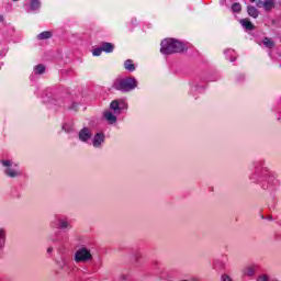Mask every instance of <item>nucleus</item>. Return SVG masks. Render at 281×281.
I'll use <instances>...</instances> for the list:
<instances>
[{"label": "nucleus", "mask_w": 281, "mask_h": 281, "mask_svg": "<svg viewBox=\"0 0 281 281\" xmlns=\"http://www.w3.org/2000/svg\"><path fill=\"white\" fill-rule=\"evenodd\" d=\"M102 47L94 48L92 54L93 56H102Z\"/></svg>", "instance_id": "26"}, {"label": "nucleus", "mask_w": 281, "mask_h": 281, "mask_svg": "<svg viewBox=\"0 0 281 281\" xmlns=\"http://www.w3.org/2000/svg\"><path fill=\"white\" fill-rule=\"evenodd\" d=\"M142 260V252H135L132 257V262L138 267L139 262Z\"/></svg>", "instance_id": "22"}, {"label": "nucleus", "mask_w": 281, "mask_h": 281, "mask_svg": "<svg viewBox=\"0 0 281 281\" xmlns=\"http://www.w3.org/2000/svg\"><path fill=\"white\" fill-rule=\"evenodd\" d=\"M104 144V133H97L92 139V145L94 148H102Z\"/></svg>", "instance_id": "9"}, {"label": "nucleus", "mask_w": 281, "mask_h": 281, "mask_svg": "<svg viewBox=\"0 0 281 281\" xmlns=\"http://www.w3.org/2000/svg\"><path fill=\"white\" fill-rule=\"evenodd\" d=\"M74 260L77 265H80V262L85 265L93 260V255L87 247H80L75 251Z\"/></svg>", "instance_id": "4"}, {"label": "nucleus", "mask_w": 281, "mask_h": 281, "mask_svg": "<svg viewBox=\"0 0 281 281\" xmlns=\"http://www.w3.org/2000/svg\"><path fill=\"white\" fill-rule=\"evenodd\" d=\"M124 69H126V71H135V64H133V59L125 60Z\"/></svg>", "instance_id": "19"}, {"label": "nucleus", "mask_w": 281, "mask_h": 281, "mask_svg": "<svg viewBox=\"0 0 281 281\" xmlns=\"http://www.w3.org/2000/svg\"><path fill=\"white\" fill-rule=\"evenodd\" d=\"M251 3H256V0H250Z\"/></svg>", "instance_id": "31"}, {"label": "nucleus", "mask_w": 281, "mask_h": 281, "mask_svg": "<svg viewBox=\"0 0 281 281\" xmlns=\"http://www.w3.org/2000/svg\"><path fill=\"white\" fill-rule=\"evenodd\" d=\"M102 52H105V54H112V52L115 49V45L109 42H103L101 44Z\"/></svg>", "instance_id": "11"}, {"label": "nucleus", "mask_w": 281, "mask_h": 281, "mask_svg": "<svg viewBox=\"0 0 281 281\" xmlns=\"http://www.w3.org/2000/svg\"><path fill=\"white\" fill-rule=\"evenodd\" d=\"M184 46L183 43L175 40V38H165L160 43V52L165 55L168 56L170 54H179L183 52Z\"/></svg>", "instance_id": "1"}, {"label": "nucleus", "mask_w": 281, "mask_h": 281, "mask_svg": "<svg viewBox=\"0 0 281 281\" xmlns=\"http://www.w3.org/2000/svg\"><path fill=\"white\" fill-rule=\"evenodd\" d=\"M1 164L4 166V168H7L4 170L7 177H11V179H14V177H21V171H19V169L12 168L11 160H1Z\"/></svg>", "instance_id": "5"}, {"label": "nucleus", "mask_w": 281, "mask_h": 281, "mask_svg": "<svg viewBox=\"0 0 281 281\" xmlns=\"http://www.w3.org/2000/svg\"><path fill=\"white\" fill-rule=\"evenodd\" d=\"M8 240V233L5 228H0V251L5 249V243Z\"/></svg>", "instance_id": "10"}, {"label": "nucleus", "mask_w": 281, "mask_h": 281, "mask_svg": "<svg viewBox=\"0 0 281 281\" xmlns=\"http://www.w3.org/2000/svg\"><path fill=\"white\" fill-rule=\"evenodd\" d=\"M247 12L249 14V16H251L252 19H258L260 12H258V9H256V7H251L248 5L247 7Z\"/></svg>", "instance_id": "14"}, {"label": "nucleus", "mask_w": 281, "mask_h": 281, "mask_svg": "<svg viewBox=\"0 0 281 281\" xmlns=\"http://www.w3.org/2000/svg\"><path fill=\"white\" fill-rule=\"evenodd\" d=\"M34 72L37 74V75L45 74V66L42 65V64L35 66Z\"/></svg>", "instance_id": "23"}, {"label": "nucleus", "mask_w": 281, "mask_h": 281, "mask_svg": "<svg viewBox=\"0 0 281 281\" xmlns=\"http://www.w3.org/2000/svg\"><path fill=\"white\" fill-rule=\"evenodd\" d=\"M239 23L245 30L251 31L255 29L254 23H251L249 19H243L239 21Z\"/></svg>", "instance_id": "13"}, {"label": "nucleus", "mask_w": 281, "mask_h": 281, "mask_svg": "<svg viewBox=\"0 0 281 281\" xmlns=\"http://www.w3.org/2000/svg\"><path fill=\"white\" fill-rule=\"evenodd\" d=\"M226 58L231 60V63H234L236 60V52L232 48H228L224 52Z\"/></svg>", "instance_id": "16"}, {"label": "nucleus", "mask_w": 281, "mask_h": 281, "mask_svg": "<svg viewBox=\"0 0 281 281\" xmlns=\"http://www.w3.org/2000/svg\"><path fill=\"white\" fill-rule=\"evenodd\" d=\"M256 5L257 8H263L266 12H269L276 8V0H258Z\"/></svg>", "instance_id": "6"}, {"label": "nucleus", "mask_w": 281, "mask_h": 281, "mask_svg": "<svg viewBox=\"0 0 281 281\" xmlns=\"http://www.w3.org/2000/svg\"><path fill=\"white\" fill-rule=\"evenodd\" d=\"M91 137H93V134L91 133V131L88 127H83L82 130H80L79 132V139L80 142H89V139H91Z\"/></svg>", "instance_id": "8"}, {"label": "nucleus", "mask_w": 281, "mask_h": 281, "mask_svg": "<svg viewBox=\"0 0 281 281\" xmlns=\"http://www.w3.org/2000/svg\"><path fill=\"white\" fill-rule=\"evenodd\" d=\"M31 11L32 12H36V10H40L41 9V1L38 0H31Z\"/></svg>", "instance_id": "20"}, {"label": "nucleus", "mask_w": 281, "mask_h": 281, "mask_svg": "<svg viewBox=\"0 0 281 281\" xmlns=\"http://www.w3.org/2000/svg\"><path fill=\"white\" fill-rule=\"evenodd\" d=\"M53 34L50 31H44L37 35L38 41H47V38H52Z\"/></svg>", "instance_id": "17"}, {"label": "nucleus", "mask_w": 281, "mask_h": 281, "mask_svg": "<svg viewBox=\"0 0 281 281\" xmlns=\"http://www.w3.org/2000/svg\"><path fill=\"white\" fill-rule=\"evenodd\" d=\"M257 281H269V277L266 274H261L258 277Z\"/></svg>", "instance_id": "27"}, {"label": "nucleus", "mask_w": 281, "mask_h": 281, "mask_svg": "<svg viewBox=\"0 0 281 281\" xmlns=\"http://www.w3.org/2000/svg\"><path fill=\"white\" fill-rule=\"evenodd\" d=\"M53 251H54V248H53V247H48V248H47V254H53Z\"/></svg>", "instance_id": "29"}, {"label": "nucleus", "mask_w": 281, "mask_h": 281, "mask_svg": "<svg viewBox=\"0 0 281 281\" xmlns=\"http://www.w3.org/2000/svg\"><path fill=\"white\" fill-rule=\"evenodd\" d=\"M262 175L266 178V183L262 184L263 190H268V192H276V190L280 188V180L278 177L269 170H263Z\"/></svg>", "instance_id": "3"}, {"label": "nucleus", "mask_w": 281, "mask_h": 281, "mask_svg": "<svg viewBox=\"0 0 281 281\" xmlns=\"http://www.w3.org/2000/svg\"><path fill=\"white\" fill-rule=\"evenodd\" d=\"M262 44L265 45V47H268V49H273V47H276V43L269 37H265L262 40Z\"/></svg>", "instance_id": "18"}, {"label": "nucleus", "mask_w": 281, "mask_h": 281, "mask_svg": "<svg viewBox=\"0 0 281 281\" xmlns=\"http://www.w3.org/2000/svg\"><path fill=\"white\" fill-rule=\"evenodd\" d=\"M13 1H19V0H13Z\"/></svg>", "instance_id": "32"}, {"label": "nucleus", "mask_w": 281, "mask_h": 281, "mask_svg": "<svg viewBox=\"0 0 281 281\" xmlns=\"http://www.w3.org/2000/svg\"><path fill=\"white\" fill-rule=\"evenodd\" d=\"M258 271V265L251 263L243 268L241 273L245 278H254Z\"/></svg>", "instance_id": "7"}, {"label": "nucleus", "mask_w": 281, "mask_h": 281, "mask_svg": "<svg viewBox=\"0 0 281 281\" xmlns=\"http://www.w3.org/2000/svg\"><path fill=\"white\" fill-rule=\"evenodd\" d=\"M110 108L112 109V111H114V113H120V111H122V108L120 106V102L115 100L111 102Z\"/></svg>", "instance_id": "21"}, {"label": "nucleus", "mask_w": 281, "mask_h": 281, "mask_svg": "<svg viewBox=\"0 0 281 281\" xmlns=\"http://www.w3.org/2000/svg\"><path fill=\"white\" fill-rule=\"evenodd\" d=\"M222 281H234L228 274H222Z\"/></svg>", "instance_id": "28"}, {"label": "nucleus", "mask_w": 281, "mask_h": 281, "mask_svg": "<svg viewBox=\"0 0 281 281\" xmlns=\"http://www.w3.org/2000/svg\"><path fill=\"white\" fill-rule=\"evenodd\" d=\"M104 117L110 124H115V122H117V117L111 111L105 112Z\"/></svg>", "instance_id": "15"}, {"label": "nucleus", "mask_w": 281, "mask_h": 281, "mask_svg": "<svg viewBox=\"0 0 281 281\" xmlns=\"http://www.w3.org/2000/svg\"><path fill=\"white\" fill-rule=\"evenodd\" d=\"M57 222L59 225V229H71V224L69 223V220L58 218Z\"/></svg>", "instance_id": "12"}, {"label": "nucleus", "mask_w": 281, "mask_h": 281, "mask_svg": "<svg viewBox=\"0 0 281 281\" xmlns=\"http://www.w3.org/2000/svg\"><path fill=\"white\" fill-rule=\"evenodd\" d=\"M213 267L215 269H223V267H225V263H223V261H221L220 259H215L213 261Z\"/></svg>", "instance_id": "24"}, {"label": "nucleus", "mask_w": 281, "mask_h": 281, "mask_svg": "<svg viewBox=\"0 0 281 281\" xmlns=\"http://www.w3.org/2000/svg\"><path fill=\"white\" fill-rule=\"evenodd\" d=\"M113 89L116 91H122L123 93H128V91H133L137 87V80L135 78H117L113 82Z\"/></svg>", "instance_id": "2"}, {"label": "nucleus", "mask_w": 281, "mask_h": 281, "mask_svg": "<svg viewBox=\"0 0 281 281\" xmlns=\"http://www.w3.org/2000/svg\"><path fill=\"white\" fill-rule=\"evenodd\" d=\"M2 21H3V15H0V22L2 23Z\"/></svg>", "instance_id": "30"}, {"label": "nucleus", "mask_w": 281, "mask_h": 281, "mask_svg": "<svg viewBox=\"0 0 281 281\" xmlns=\"http://www.w3.org/2000/svg\"><path fill=\"white\" fill-rule=\"evenodd\" d=\"M240 10H243V7H240V3L238 2H235L233 5H232V11L233 12H240Z\"/></svg>", "instance_id": "25"}]
</instances>
